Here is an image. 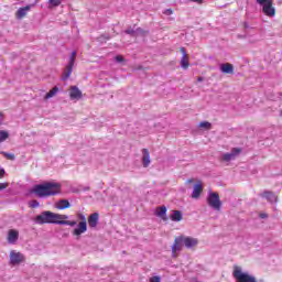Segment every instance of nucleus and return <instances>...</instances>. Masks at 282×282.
<instances>
[{"label":"nucleus","instance_id":"obj_3","mask_svg":"<svg viewBox=\"0 0 282 282\" xmlns=\"http://www.w3.org/2000/svg\"><path fill=\"white\" fill-rule=\"evenodd\" d=\"M207 204L209 208L213 210H221V198H219V194L217 192H209L207 196Z\"/></svg>","mask_w":282,"mask_h":282},{"label":"nucleus","instance_id":"obj_1","mask_svg":"<svg viewBox=\"0 0 282 282\" xmlns=\"http://www.w3.org/2000/svg\"><path fill=\"white\" fill-rule=\"evenodd\" d=\"M69 216L56 214L50 210L42 212L34 218L35 224L43 226V224H56L57 226H70L74 227L78 224L76 220H67Z\"/></svg>","mask_w":282,"mask_h":282},{"label":"nucleus","instance_id":"obj_31","mask_svg":"<svg viewBox=\"0 0 282 282\" xmlns=\"http://www.w3.org/2000/svg\"><path fill=\"white\" fill-rule=\"evenodd\" d=\"M9 184L8 183H0V191H6L8 188Z\"/></svg>","mask_w":282,"mask_h":282},{"label":"nucleus","instance_id":"obj_27","mask_svg":"<svg viewBox=\"0 0 282 282\" xmlns=\"http://www.w3.org/2000/svg\"><path fill=\"white\" fill-rule=\"evenodd\" d=\"M63 0H48V8H58Z\"/></svg>","mask_w":282,"mask_h":282},{"label":"nucleus","instance_id":"obj_38","mask_svg":"<svg viewBox=\"0 0 282 282\" xmlns=\"http://www.w3.org/2000/svg\"><path fill=\"white\" fill-rule=\"evenodd\" d=\"M3 122V113L0 112V124Z\"/></svg>","mask_w":282,"mask_h":282},{"label":"nucleus","instance_id":"obj_25","mask_svg":"<svg viewBox=\"0 0 282 282\" xmlns=\"http://www.w3.org/2000/svg\"><path fill=\"white\" fill-rule=\"evenodd\" d=\"M10 138V132L6 130H0V144L1 142H6Z\"/></svg>","mask_w":282,"mask_h":282},{"label":"nucleus","instance_id":"obj_28","mask_svg":"<svg viewBox=\"0 0 282 282\" xmlns=\"http://www.w3.org/2000/svg\"><path fill=\"white\" fill-rule=\"evenodd\" d=\"M1 155H3L4 158H7V160H11V161H14L17 159V156H14V154L12 153H8V152H0Z\"/></svg>","mask_w":282,"mask_h":282},{"label":"nucleus","instance_id":"obj_10","mask_svg":"<svg viewBox=\"0 0 282 282\" xmlns=\"http://www.w3.org/2000/svg\"><path fill=\"white\" fill-rule=\"evenodd\" d=\"M124 34L131 35V36H142L149 34V31L138 28V26H130L124 31Z\"/></svg>","mask_w":282,"mask_h":282},{"label":"nucleus","instance_id":"obj_2","mask_svg":"<svg viewBox=\"0 0 282 282\" xmlns=\"http://www.w3.org/2000/svg\"><path fill=\"white\" fill-rule=\"evenodd\" d=\"M31 193L40 198L52 197L61 193V183L46 182L43 184H37L32 188Z\"/></svg>","mask_w":282,"mask_h":282},{"label":"nucleus","instance_id":"obj_12","mask_svg":"<svg viewBox=\"0 0 282 282\" xmlns=\"http://www.w3.org/2000/svg\"><path fill=\"white\" fill-rule=\"evenodd\" d=\"M260 197H262L263 199H267L269 204H276V202H279V196H276V194L270 191H265L261 193Z\"/></svg>","mask_w":282,"mask_h":282},{"label":"nucleus","instance_id":"obj_9","mask_svg":"<svg viewBox=\"0 0 282 282\" xmlns=\"http://www.w3.org/2000/svg\"><path fill=\"white\" fill-rule=\"evenodd\" d=\"M11 265H19V263H23L25 261V256L21 252L11 251L9 254Z\"/></svg>","mask_w":282,"mask_h":282},{"label":"nucleus","instance_id":"obj_8","mask_svg":"<svg viewBox=\"0 0 282 282\" xmlns=\"http://www.w3.org/2000/svg\"><path fill=\"white\" fill-rule=\"evenodd\" d=\"M181 239L183 241V246L187 248V250H191L193 248H197L199 240L197 238L188 237V236H181Z\"/></svg>","mask_w":282,"mask_h":282},{"label":"nucleus","instance_id":"obj_33","mask_svg":"<svg viewBox=\"0 0 282 282\" xmlns=\"http://www.w3.org/2000/svg\"><path fill=\"white\" fill-rule=\"evenodd\" d=\"M39 202L37 200H33L32 203H31V208H39Z\"/></svg>","mask_w":282,"mask_h":282},{"label":"nucleus","instance_id":"obj_39","mask_svg":"<svg viewBox=\"0 0 282 282\" xmlns=\"http://www.w3.org/2000/svg\"><path fill=\"white\" fill-rule=\"evenodd\" d=\"M193 182H194L193 178H188V180L186 181V184H193Z\"/></svg>","mask_w":282,"mask_h":282},{"label":"nucleus","instance_id":"obj_20","mask_svg":"<svg viewBox=\"0 0 282 282\" xmlns=\"http://www.w3.org/2000/svg\"><path fill=\"white\" fill-rule=\"evenodd\" d=\"M220 72L223 74H235V66L230 63H225L220 65Z\"/></svg>","mask_w":282,"mask_h":282},{"label":"nucleus","instance_id":"obj_13","mask_svg":"<svg viewBox=\"0 0 282 282\" xmlns=\"http://www.w3.org/2000/svg\"><path fill=\"white\" fill-rule=\"evenodd\" d=\"M69 98L70 100H80L83 98V91L77 86L69 87Z\"/></svg>","mask_w":282,"mask_h":282},{"label":"nucleus","instance_id":"obj_35","mask_svg":"<svg viewBox=\"0 0 282 282\" xmlns=\"http://www.w3.org/2000/svg\"><path fill=\"white\" fill-rule=\"evenodd\" d=\"M181 54L182 56H188V54H186V48L181 47Z\"/></svg>","mask_w":282,"mask_h":282},{"label":"nucleus","instance_id":"obj_19","mask_svg":"<svg viewBox=\"0 0 282 282\" xmlns=\"http://www.w3.org/2000/svg\"><path fill=\"white\" fill-rule=\"evenodd\" d=\"M142 162L144 169H148L149 164H151V153H149V149L142 150Z\"/></svg>","mask_w":282,"mask_h":282},{"label":"nucleus","instance_id":"obj_21","mask_svg":"<svg viewBox=\"0 0 282 282\" xmlns=\"http://www.w3.org/2000/svg\"><path fill=\"white\" fill-rule=\"evenodd\" d=\"M72 204H69V200L67 199H61L56 203V208H58V210H65V208H70Z\"/></svg>","mask_w":282,"mask_h":282},{"label":"nucleus","instance_id":"obj_34","mask_svg":"<svg viewBox=\"0 0 282 282\" xmlns=\"http://www.w3.org/2000/svg\"><path fill=\"white\" fill-rule=\"evenodd\" d=\"M259 217H260V219H268V214H265V213H260V214H259Z\"/></svg>","mask_w":282,"mask_h":282},{"label":"nucleus","instance_id":"obj_41","mask_svg":"<svg viewBox=\"0 0 282 282\" xmlns=\"http://www.w3.org/2000/svg\"><path fill=\"white\" fill-rule=\"evenodd\" d=\"M280 116H282V110L280 111Z\"/></svg>","mask_w":282,"mask_h":282},{"label":"nucleus","instance_id":"obj_17","mask_svg":"<svg viewBox=\"0 0 282 282\" xmlns=\"http://www.w3.org/2000/svg\"><path fill=\"white\" fill-rule=\"evenodd\" d=\"M100 219V215L98 213H94L88 217V226L90 228H96L98 226V221Z\"/></svg>","mask_w":282,"mask_h":282},{"label":"nucleus","instance_id":"obj_24","mask_svg":"<svg viewBox=\"0 0 282 282\" xmlns=\"http://www.w3.org/2000/svg\"><path fill=\"white\" fill-rule=\"evenodd\" d=\"M56 94H58V87L55 86L45 95L44 100H50V98H54Z\"/></svg>","mask_w":282,"mask_h":282},{"label":"nucleus","instance_id":"obj_29","mask_svg":"<svg viewBox=\"0 0 282 282\" xmlns=\"http://www.w3.org/2000/svg\"><path fill=\"white\" fill-rule=\"evenodd\" d=\"M115 61H116L117 63H124V57H123L122 55H117V56L115 57Z\"/></svg>","mask_w":282,"mask_h":282},{"label":"nucleus","instance_id":"obj_5","mask_svg":"<svg viewBox=\"0 0 282 282\" xmlns=\"http://www.w3.org/2000/svg\"><path fill=\"white\" fill-rule=\"evenodd\" d=\"M75 63H76V51H74L69 56L68 64L66 65L62 74V80L69 79V76H72V72H74Z\"/></svg>","mask_w":282,"mask_h":282},{"label":"nucleus","instance_id":"obj_36","mask_svg":"<svg viewBox=\"0 0 282 282\" xmlns=\"http://www.w3.org/2000/svg\"><path fill=\"white\" fill-rule=\"evenodd\" d=\"M193 3H198L199 6H202V3H204V0H189Z\"/></svg>","mask_w":282,"mask_h":282},{"label":"nucleus","instance_id":"obj_30","mask_svg":"<svg viewBox=\"0 0 282 282\" xmlns=\"http://www.w3.org/2000/svg\"><path fill=\"white\" fill-rule=\"evenodd\" d=\"M150 282H162V278H160V276H153V278H151L150 279Z\"/></svg>","mask_w":282,"mask_h":282},{"label":"nucleus","instance_id":"obj_6","mask_svg":"<svg viewBox=\"0 0 282 282\" xmlns=\"http://www.w3.org/2000/svg\"><path fill=\"white\" fill-rule=\"evenodd\" d=\"M241 148H232L230 152H226L221 155L220 161L226 162V164H228L229 162L237 160V156L241 155Z\"/></svg>","mask_w":282,"mask_h":282},{"label":"nucleus","instance_id":"obj_15","mask_svg":"<svg viewBox=\"0 0 282 282\" xmlns=\"http://www.w3.org/2000/svg\"><path fill=\"white\" fill-rule=\"evenodd\" d=\"M7 241L8 243H11V245L17 243V241H19V230L10 229L8 231Z\"/></svg>","mask_w":282,"mask_h":282},{"label":"nucleus","instance_id":"obj_22","mask_svg":"<svg viewBox=\"0 0 282 282\" xmlns=\"http://www.w3.org/2000/svg\"><path fill=\"white\" fill-rule=\"evenodd\" d=\"M170 219L172 221H182V219H184V216L182 215V212L173 210L172 214L170 215Z\"/></svg>","mask_w":282,"mask_h":282},{"label":"nucleus","instance_id":"obj_18","mask_svg":"<svg viewBox=\"0 0 282 282\" xmlns=\"http://www.w3.org/2000/svg\"><path fill=\"white\" fill-rule=\"evenodd\" d=\"M156 217H160L163 221H169V217L166 216V206H161L155 209Z\"/></svg>","mask_w":282,"mask_h":282},{"label":"nucleus","instance_id":"obj_16","mask_svg":"<svg viewBox=\"0 0 282 282\" xmlns=\"http://www.w3.org/2000/svg\"><path fill=\"white\" fill-rule=\"evenodd\" d=\"M32 7L33 4H29L24 8H20L15 13L17 19L21 20L24 19V17H28V12L32 10Z\"/></svg>","mask_w":282,"mask_h":282},{"label":"nucleus","instance_id":"obj_7","mask_svg":"<svg viewBox=\"0 0 282 282\" xmlns=\"http://www.w3.org/2000/svg\"><path fill=\"white\" fill-rule=\"evenodd\" d=\"M78 217L79 219H82V221H79L78 228H75L73 230V235L75 237H80V235H84V232H87V218L83 214H78Z\"/></svg>","mask_w":282,"mask_h":282},{"label":"nucleus","instance_id":"obj_37","mask_svg":"<svg viewBox=\"0 0 282 282\" xmlns=\"http://www.w3.org/2000/svg\"><path fill=\"white\" fill-rule=\"evenodd\" d=\"M3 175H6V170L0 169V180L3 178Z\"/></svg>","mask_w":282,"mask_h":282},{"label":"nucleus","instance_id":"obj_40","mask_svg":"<svg viewBox=\"0 0 282 282\" xmlns=\"http://www.w3.org/2000/svg\"><path fill=\"white\" fill-rule=\"evenodd\" d=\"M203 80H204V77H198V78H197V82H198V83H203Z\"/></svg>","mask_w":282,"mask_h":282},{"label":"nucleus","instance_id":"obj_23","mask_svg":"<svg viewBox=\"0 0 282 282\" xmlns=\"http://www.w3.org/2000/svg\"><path fill=\"white\" fill-rule=\"evenodd\" d=\"M181 67L182 69H188V67H191V63L188 62V55H184L181 57Z\"/></svg>","mask_w":282,"mask_h":282},{"label":"nucleus","instance_id":"obj_4","mask_svg":"<svg viewBox=\"0 0 282 282\" xmlns=\"http://www.w3.org/2000/svg\"><path fill=\"white\" fill-rule=\"evenodd\" d=\"M259 6H262V12L265 17H275L276 9L273 6V0H257Z\"/></svg>","mask_w":282,"mask_h":282},{"label":"nucleus","instance_id":"obj_14","mask_svg":"<svg viewBox=\"0 0 282 282\" xmlns=\"http://www.w3.org/2000/svg\"><path fill=\"white\" fill-rule=\"evenodd\" d=\"M202 193H204V185H202V181H198L194 185L193 192H192V199H199L202 196Z\"/></svg>","mask_w":282,"mask_h":282},{"label":"nucleus","instance_id":"obj_32","mask_svg":"<svg viewBox=\"0 0 282 282\" xmlns=\"http://www.w3.org/2000/svg\"><path fill=\"white\" fill-rule=\"evenodd\" d=\"M163 14H165L166 17H171V14H173L172 9H166Z\"/></svg>","mask_w":282,"mask_h":282},{"label":"nucleus","instance_id":"obj_11","mask_svg":"<svg viewBox=\"0 0 282 282\" xmlns=\"http://www.w3.org/2000/svg\"><path fill=\"white\" fill-rule=\"evenodd\" d=\"M182 246H184V241L182 240V236H178L174 239V243L172 246V257H177V252H181Z\"/></svg>","mask_w":282,"mask_h":282},{"label":"nucleus","instance_id":"obj_26","mask_svg":"<svg viewBox=\"0 0 282 282\" xmlns=\"http://www.w3.org/2000/svg\"><path fill=\"white\" fill-rule=\"evenodd\" d=\"M199 129H206L207 131L212 129L213 124L208 121H202L198 124Z\"/></svg>","mask_w":282,"mask_h":282}]
</instances>
